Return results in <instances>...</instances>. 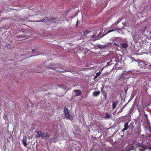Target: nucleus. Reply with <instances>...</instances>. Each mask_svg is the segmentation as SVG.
Wrapping results in <instances>:
<instances>
[{
	"mask_svg": "<svg viewBox=\"0 0 151 151\" xmlns=\"http://www.w3.org/2000/svg\"><path fill=\"white\" fill-rule=\"evenodd\" d=\"M35 132L37 133V134L35 136L36 138L41 137L43 138L50 137V134L47 132H45L40 130L37 132L36 131Z\"/></svg>",
	"mask_w": 151,
	"mask_h": 151,
	"instance_id": "obj_1",
	"label": "nucleus"
},
{
	"mask_svg": "<svg viewBox=\"0 0 151 151\" xmlns=\"http://www.w3.org/2000/svg\"><path fill=\"white\" fill-rule=\"evenodd\" d=\"M119 22H115L114 24H112L110 27L112 29L108 31L105 34H107L110 32L116 31H121L122 30V28H119L116 26Z\"/></svg>",
	"mask_w": 151,
	"mask_h": 151,
	"instance_id": "obj_2",
	"label": "nucleus"
},
{
	"mask_svg": "<svg viewBox=\"0 0 151 151\" xmlns=\"http://www.w3.org/2000/svg\"><path fill=\"white\" fill-rule=\"evenodd\" d=\"M64 114L66 119H69L71 121L73 120V118L72 116H70L68 109L67 108H65L64 109Z\"/></svg>",
	"mask_w": 151,
	"mask_h": 151,
	"instance_id": "obj_3",
	"label": "nucleus"
},
{
	"mask_svg": "<svg viewBox=\"0 0 151 151\" xmlns=\"http://www.w3.org/2000/svg\"><path fill=\"white\" fill-rule=\"evenodd\" d=\"M145 62L143 60H141L138 63V66L141 68H144L145 66Z\"/></svg>",
	"mask_w": 151,
	"mask_h": 151,
	"instance_id": "obj_4",
	"label": "nucleus"
},
{
	"mask_svg": "<svg viewBox=\"0 0 151 151\" xmlns=\"http://www.w3.org/2000/svg\"><path fill=\"white\" fill-rule=\"evenodd\" d=\"M74 92L76 94L77 96H81L82 94V92L80 90H74Z\"/></svg>",
	"mask_w": 151,
	"mask_h": 151,
	"instance_id": "obj_5",
	"label": "nucleus"
},
{
	"mask_svg": "<svg viewBox=\"0 0 151 151\" xmlns=\"http://www.w3.org/2000/svg\"><path fill=\"white\" fill-rule=\"evenodd\" d=\"M129 128L128 123L127 122H126L124 125V128L122 130V132H124L125 130H127Z\"/></svg>",
	"mask_w": 151,
	"mask_h": 151,
	"instance_id": "obj_6",
	"label": "nucleus"
},
{
	"mask_svg": "<svg viewBox=\"0 0 151 151\" xmlns=\"http://www.w3.org/2000/svg\"><path fill=\"white\" fill-rule=\"evenodd\" d=\"M100 92L99 91L94 92L93 93V96H98L100 94Z\"/></svg>",
	"mask_w": 151,
	"mask_h": 151,
	"instance_id": "obj_7",
	"label": "nucleus"
},
{
	"mask_svg": "<svg viewBox=\"0 0 151 151\" xmlns=\"http://www.w3.org/2000/svg\"><path fill=\"white\" fill-rule=\"evenodd\" d=\"M101 91L104 96H105L107 94L106 92L103 88L101 89Z\"/></svg>",
	"mask_w": 151,
	"mask_h": 151,
	"instance_id": "obj_8",
	"label": "nucleus"
},
{
	"mask_svg": "<svg viewBox=\"0 0 151 151\" xmlns=\"http://www.w3.org/2000/svg\"><path fill=\"white\" fill-rule=\"evenodd\" d=\"M112 109H115L116 105V104L115 102H113L112 103Z\"/></svg>",
	"mask_w": 151,
	"mask_h": 151,
	"instance_id": "obj_9",
	"label": "nucleus"
},
{
	"mask_svg": "<svg viewBox=\"0 0 151 151\" xmlns=\"http://www.w3.org/2000/svg\"><path fill=\"white\" fill-rule=\"evenodd\" d=\"M22 143L23 144L24 146H26L27 145L26 141L25 139H23L22 140Z\"/></svg>",
	"mask_w": 151,
	"mask_h": 151,
	"instance_id": "obj_10",
	"label": "nucleus"
},
{
	"mask_svg": "<svg viewBox=\"0 0 151 151\" xmlns=\"http://www.w3.org/2000/svg\"><path fill=\"white\" fill-rule=\"evenodd\" d=\"M128 45L126 43H123L122 44V46L124 48H126L128 47Z\"/></svg>",
	"mask_w": 151,
	"mask_h": 151,
	"instance_id": "obj_11",
	"label": "nucleus"
},
{
	"mask_svg": "<svg viewBox=\"0 0 151 151\" xmlns=\"http://www.w3.org/2000/svg\"><path fill=\"white\" fill-rule=\"evenodd\" d=\"M101 72L100 71H99V72H97L96 73V75L95 77V78H97V77L99 76L101 74Z\"/></svg>",
	"mask_w": 151,
	"mask_h": 151,
	"instance_id": "obj_12",
	"label": "nucleus"
},
{
	"mask_svg": "<svg viewBox=\"0 0 151 151\" xmlns=\"http://www.w3.org/2000/svg\"><path fill=\"white\" fill-rule=\"evenodd\" d=\"M91 32V31L89 30H86L84 32V35H86L88 33H90Z\"/></svg>",
	"mask_w": 151,
	"mask_h": 151,
	"instance_id": "obj_13",
	"label": "nucleus"
},
{
	"mask_svg": "<svg viewBox=\"0 0 151 151\" xmlns=\"http://www.w3.org/2000/svg\"><path fill=\"white\" fill-rule=\"evenodd\" d=\"M105 117V118L109 119L110 118V116L109 113H107Z\"/></svg>",
	"mask_w": 151,
	"mask_h": 151,
	"instance_id": "obj_14",
	"label": "nucleus"
},
{
	"mask_svg": "<svg viewBox=\"0 0 151 151\" xmlns=\"http://www.w3.org/2000/svg\"><path fill=\"white\" fill-rule=\"evenodd\" d=\"M17 37L18 38H23V37H26V36L23 35H19L17 36Z\"/></svg>",
	"mask_w": 151,
	"mask_h": 151,
	"instance_id": "obj_15",
	"label": "nucleus"
},
{
	"mask_svg": "<svg viewBox=\"0 0 151 151\" xmlns=\"http://www.w3.org/2000/svg\"><path fill=\"white\" fill-rule=\"evenodd\" d=\"M124 107H125V106H124L122 108H121L120 109V110H119V113H121V112H122V111H123L124 108Z\"/></svg>",
	"mask_w": 151,
	"mask_h": 151,
	"instance_id": "obj_16",
	"label": "nucleus"
},
{
	"mask_svg": "<svg viewBox=\"0 0 151 151\" xmlns=\"http://www.w3.org/2000/svg\"><path fill=\"white\" fill-rule=\"evenodd\" d=\"M48 68H51V69H52L55 70H56V68L54 67H48Z\"/></svg>",
	"mask_w": 151,
	"mask_h": 151,
	"instance_id": "obj_17",
	"label": "nucleus"
},
{
	"mask_svg": "<svg viewBox=\"0 0 151 151\" xmlns=\"http://www.w3.org/2000/svg\"><path fill=\"white\" fill-rule=\"evenodd\" d=\"M132 125V126L131 127V129H134V126H133V123H131L130 124V125Z\"/></svg>",
	"mask_w": 151,
	"mask_h": 151,
	"instance_id": "obj_18",
	"label": "nucleus"
},
{
	"mask_svg": "<svg viewBox=\"0 0 151 151\" xmlns=\"http://www.w3.org/2000/svg\"><path fill=\"white\" fill-rule=\"evenodd\" d=\"M132 38L133 39V40L135 41V35H133L132 36Z\"/></svg>",
	"mask_w": 151,
	"mask_h": 151,
	"instance_id": "obj_19",
	"label": "nucleus"
},
{
	"mask_svg": "<svg viewBox=\"0 0 151 151\" xmlns=\"http://www.w3.org/2000/svg\"><path fill=\"white\" fill-rule=\"evenodd\" d=\"M112 61V60H111L110 61V62H108L107 63V64L108 65H110V62H111Z\"/></svg>",
	"mask_w": 151,
	"mask_h": 151,
	"instance_id": "obj_20",
	"label": "nucleus"
},
{
	"mask_svg": "<svg viewBox=\"0 0 151 151\" xmlns=\"http://www.w3.org/2000/svg\"><path fill=\"white\" fill-rule=\"evenodd\" d=\"M36 49H34L32 50V51L33 52H36Z\"/></svg>",
	"mask_w": 151,
	"mask_h": 151,
	"instance_id": "obj_21",
	"label": "nucleus"
},
{
	"mask_svg": "<svg viewBox=\"0 0 151 151\" xmlns=\"http://www.w3.org/2000/svg\"><path fill=\"white\" fill-rule=\"evenodd\" d=\"M35 72L36 73H37V72H39V73H41V70H39V71H35Z\"/></svg>",
	"mask_w": 151,
	"mask_h": 151,
	"instance_id": "obj_22",
	"label": "nucleus"
},
{
	"mask_svg": "<svg viewBox=\"0 0 151 151\" xmlns=\"http://www.w3.org/2000/svg\"><path fill=\"white\" fill-rule=\"evenodd\" d=\"M104 98H105V99H106V98H107V94L105 96H104Z\"/></svg>",
	"mask_w": 151,
	"mask_h": 151,
	"instance_id": "obj_23",
	"label": "nucleus"
},
{
	"mask_svg": "<svg viewBox=\"0 0 151 151\" xmlns=\"http://www.w3.org/2000/svg\"><path fill=\"white\" fill-rule=\"evenodd\" d=\"M78 25V22H76V27H77Z\"/></svg>",
	"mask_w": 151,
	"mask_h": 151,
	"instance_id": "obj_24",
	"label": "nucleus"
},
{
	"mask_svg": "<svg viewBox=\"0 0 151 151\" xmlns=\"http://www.w3.org/2000/svg\"><path fill=\"white\" fill-rule=\"evenodd\" d=\"M78 131L79 132H81V129H79V130H78Z\"/></svg>",
	"mask_w": 151,
	"mask_h": 151,
	"instance_id": "obj_25",
	"label": "nucleus"
},
{
	"mask_svg": "<svg viewBox=\"0 0 151 151\" xmlns=\"http://www.w3.org/2000/svg\"><path fill=\"white\" fill-rule=\"evenodd\" d=\"M95 36V35H93L92 37V38H94V37Z\"/></svg>",
	"mask_w": 151,
	"mask_h": 151,
	"instance_id": "obj_26",
	"label": "nucleus"
},
{
	"mask_svg": "<svg viewBox=\"0 0 151 151\" xmlns=\"http://www.w3.org/2000/svg\"><path fill=\"white\" fill-rule=\"evenodd\" d=\"M150 68H151V64L149 65H148Z\"/></svg>",
	"mask_w": 151,
	"mask_h": 151,
	"instance_id": "obj_27",
	"label": "nucleus"
},
{
	"mask_svg": "<svg viewBox=\"0 0 151 151\" xmlns=\"http://www.w3.org/2000/svg\"><path fill=\"white\" fill-rule=\"evenodd\" d=\"M40 67H37V68H38V69L40 68Z\"/></svg>",
	"mask_w": 151,
	"mask_h": 151,
	"instance_id": "obj_28",
	"label": "nucleus"
},
{
	"mask_svg": "<svg viewBox=\"0 0 151 151\" xmlns=\"http://www.w3.org/2000/svg\"><path fill=\"white\" fill-rule=\"evenodd\" d=\"M55 19H55H52V20L54 21V19Z\"/></svg>",
	"mask_w": 151,
	"mask_h": 151,
	"instance_id": "obj_29",
	"label": "nucleus"
},
{
	"mask_svg": "<svg viewBox=\"0 0 151 151\" xmlns=\"http://www.w3.org/2000/svg\"><path fill=\"white\" fill-rule=\"evenodd\" d=\"M35 55H32V56H31L30 57H32V56H34Z\"/></svg>",
	"mask_w": 151,
	"mask_h": 151,
	"instance_id": "obj_30",
	"label": "nucleus"
},
{
	"mask_svg": "<svg viewBox=\"0 0 151 151\" xmlns=\"http://www.w3.org/2000/svg\"><path fill=\"white\" fill-rule=\"evenodd\" d=\"M78 20H77V22H78Z\"/></svg>",
	"mask_w": 151,
	"mask_h": 151,
	"instance_id": "obj_31",
	"label": "nucleus"
},
{
	"mask_svg": "<svg viewBox=\"0 0 151 151\" xmlns=\"http://www.w3.org/2000/svg\"><path fill=\"white\" fill-rule=\"evenodd\" d=\"M55 138L53 139V140H55Z\"/></svg>",
	"mask_w": 151,
	"mask_h": 151,
	"instance_id": "obj_32",
	"label": "nucleus"
},
{
	"mask_svg": "<svg viewBox=\"0 0 151 151\" xmlns=\"http://www.w3.org/2000/svg\"><path fill=\"white\" fill-rule=\"evenodd\" d=\"M140 150L141 151V150ZM141 151H144V150H141Z\"/></svg>",
	"mask_w": 151,
	"mask_h": 151,
	"instance_id": "obj_33",
	"label": "nucleus"
},
{
	"mask_svg": "<svg viewBox=\"0 0 151 151\" xmlns=\"http://www.w3.org/2000/svg\"><path fill=\"white\" fill-rule=\"evenodd\" d=\"M150 46L151 47V44H150Z\"/></svg>",
	"mask_w": 151,
	"mask_h": 151,
	"instance_id": "obj_34",
	"label": "nucleus"
}]
</instances>
